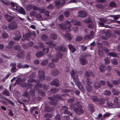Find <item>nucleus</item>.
<instances>
[{"instance_id":"f257e3e1","label":"nucleus","mask_w":120,"mask_h":120,"mask_svg":"<svg viewBox=\"0 0 120 120\" xmlns=\"http://www.w3.org/2000/svg\"><path fill=\"white\" fill-rule=\"evenodd\" d=\"M71 74L74 79V81L75 84L77 86L80 90L83 92L84 90L83 88L82 85H81L80 82L79 81L78 79L77 78V77H76L75 78L74 77L75 76H76L77 75L74 72V71H72L71 72Z\"/></svg>"},{"instance_id":"f03ea898","label":"nucleus","mask_w":120,"mask_h":120,"mask_svg":"<svg viewBox=\"0 0 120 120\" xmlns=\"http://www.w3.org/2000/svg\"><path fill=\"white\" fill-rule=\"evenodd\" d=\"M80 106L79 104L77 103L75 104H71L70 105V109H73L74 111L77 114H80L83 112V111L79 107Z\"/></svg>"},{"instance_id":"7ed1b4c3","label":"nucleus","mask_w":120,"mask_h":120,"mask_svg":"<svg viewBox=\"0 0 120 120\" xmlns=\"http://www.w3.org/2000/svg\"><path fill=\"white\" fill-rule=\"evenodd\" d=\"M87 85L86 88L88 92H90L92 90V87L91 85L92 83L91 82L89 79H87L86 81Z\"/></svg>"},{"instance_id":"20e7f679","label":"nucleus","mask_w":120,"mask_h":120,"mask_svg":"<svg viewBox=\"0 0 120 120\" xmlns=\"http://www.w3.org/2000/svg\"><path fill=\"white\" fill-rule=\"evenodd\" d=\"M62 29L64 30H65L66 31L69 32L72 30V29L71 28V25H70L67 26L66 28H65L66 25L65 24L62 23L59 24Z\"/></svg>"},{"instance_id":"39448f33","label":"nucleus","mask_w":120,"mask_h":120,"mask_svg":"<svg viewBox=\"0 0 120 120\" xmlns=\"http://www.w3.org/2000/svg\"><path fill=\"white\" fill-rule=\"evenodd\" d=\"M8 28L11 30L16 29L17 28V23L15 22H12L8 25Z\"/></svg>"},{"instance_id":"423d86ee","label":"nucleus","mask_w":120,"mask_h":120,"mask_svg":"<svg viewBox=\"0 0 120 120\" xmlns=\"http://www.w3.org/2000/svg\"><path fill=\"white\" fill-rule=\"evenodd\" d=\"M78 15L80 17L84 18L86 17L87 15V13L84 11H81L78 12Z\"/></svg>"},{"instance_id":"0eeeda50","label":"nucleus","mask_w":120,"mask_h":120,"mask_svg":"<svg viewBox=\"0 0 120 120\" xmlns=\"http://www.w3.org/2000/svg\"><path fill=\"white\" fill-rule=\"evenodd\" d=\"M65 0H60L55 2V5L56 6H60L64 4L65 3Z\"/></svg>"},{"instance_id":"6e6552de","label":"nucleus","mask_w":120,"mask_h":120,"mask_svg":"<svg viewBox=\"0 0 120 120\" xmlns=\"http://www.w3.org/2000/svg\"><path fill=\"white\" fill-rule=\"evenodd\" d=\"M39 75L40 80L42 81L44 79L45 77L44 76V72L43 71H40L39 72Z\"/></svg>"},{"instance_id":"1a4fd4ad","label":"nucleus","mask_w":120,"mask_h":120,"mask_svg":"<svg viewBox=\"0 0 120 120\" xmlns=\"http://www.w3.org/2000/svg\"><path fill=\"white\" fill-rule=\"evenodd\" d=\"M11 66L12 67L11 69V71L13 72H15L17 70L16 68V65L15 63H13L11 64Z\"/></svg>"},{"instance_id":"9d476101","label":"nucleus","mask_w":120,"mask_h":120,"mask_svg":"<svg viewBox=\"0 0 120 120\" xmlns=\"http://www.w3.org/2000/svg\"><path fill=\"white\" fill-rule=\"evenodd\" d=\"M50 84L52 85H55L56 86H58L59 85L58 80L57 79H56L51 82Z\"/></svg>"},{"instance_id":"9b49d317","label":"nucleus","mask_w":120,"mask_h":120,"mask_svg":"<svg viewBox=\"0 0 120 120\" xmlns=\"http://www.w3.org/2000/svg\"><path fill=\"white\" fill-rule=\"evenodd\" d=\"M118 98L117 97H115L114 99V103L113 104L115 105L116 106L115 108H118V106L119 105L118 104Z\"/></svg>"},{"instance_id":"f8f14e48","label":"nucleus","mask_w":120,"mask_h":120,"mask_svg":"<svg viewBox=\"0 0 120 120\" xmlns=\"http://www.w3.org/2000/svg\"><path fill=\"white\" fill-rule=\"evenodd\" d=\"M68 47L70 51L73 53L75 50V49L73 45H69Z\"/></svg>"},{"instance_id":"ddd939ff","label":"nucleus","mask_w":120,"mask_h":120,"mask_svg":"<svg viewBox=\"0 0 120 120\" xmlns=\"http://www.w3.org/2000/svg\"><path fill=\"white\" fill-rule=\"evenodd\" d=\"M18 11L20 13L23 15H25L26 14V12L24 11L23 8L20 7Z\"/></svg>"},{"instance_id":"4468645a","label":"nucleus","mask_w":120,"mask_h":120,"mask_svg":"<svg viewBox=\"0 0 120 120\" xmlns=\"http://www.w3.org/2000/svg\"><path fill=\"white\" fill-rule=\"evenodd\" d=\"M20 6H19L17 4H16L15 6V7H13L12 8V9L14 11H17L19 9Z\"/></svg>"},{"instance_id":"2eb2a0df","label":"nucleus","mask_w":120,"mask_h":120,"mask_svg":"<svg viewBox=\"0 0 120 120\" xmlns=\"http://www.w3.org/2000/svg\"><path fill=\"white\" fill-rule=\"evenodd\" d=\"M94 86L95 89L98 88L100 87L101 85L98 82H96L94 83Z\"/></svg>"},{"instance_id":"dca6fc26","label":"nucleus","mask_w":120,"mask_h":120,"mask_svg":"<svg viewBox=\"0 0 120 120\" xmlns=\"http://www.w3.org/2000/svg\"><path fill=\"white\" fill-rule=\"evenodd\" d=\"M80 63L83 65H85L87 63L86 60L84 59H81L80 60Z\"/></svg>"},{"instance_id":"f3484780","label":"nucleus","mask_w":120,"mask_h":120,"mask_svg":"<svg viewBox=\"0 0 120 120\" xmlns=\"http://www.w3.org/2000/svg\"><path fill=\"white\" fill-rule=\"evenodd\" d=\"M105 69L106 68L103 65L101 66L99 68L101 72L105 71Z\"/></svg>"},{"instance_id":"a211bd4d","label":"nucleus","mask_w":120,"mask_h":120,"mask_svg":"<svg viewBox=\"0 0 120 120\" xmlns=\"http://www.w3.org/2000/svg\"><path fill=\"white\" fill-rule=\"evenodd\" d=\"M5 16L7 18V19L8 21H10L11 19L14 18V17H11L10 15H8L7 14L5 15Z\"/></svg>"},{"instance_id":"6ab92c4d","label":"nucleus","mask_w":120,"mask_h":120,"mask_svg":"<svg viewBox=\"0 0 120 120\" xmlns=\"http://www.w3.org/2000/svg\"><path fill=\"white\" fill-rule=\"evenodd\" d=\"M64 36L68 40H71V37L70 35L69 34H67L65 35H64Z\"/></svg>"},{"instance_id":"aec40b11","label":"nucleus","mask_w":120,"mask_h":120,"mask_svg":"<svg viewBox=\"0 0 120 120\" xmlns=\"http://www.w3.org/2000/svg\"><path fill=\"white\" fill-rule=\"evenodd\" d=\"M36 17L37 20H41L42 19L41 15L40 14H39L37 15L36 16Z\"/></svg>"},{"instance_id":"412c9836","label":"nucleus","mask_w":120,"mask_h":120,"mask_svg":"<svg viewBox=\"0 0 120 120\" xmlns=\"http://www.w3.org/2000/svg\"><path fill=\"white\" fill-rule=\"evenodd\" d=\"M43 53L42 52H37L36 54V55L37 57H41L43 55Z\"/></svg>"},{"instance_id":"4be33fe9","label":"nucleus","mask_w":120,"mask_h":120,"mask_svg":"<svg viewBox=\"0 0 120 120\" xmlns=\"http://www.w3.org/2000/svg\"><path fill=\"white\" fill-rule=\"evenodd\" d=\"M96 22L95 23V25L94 26L93 25V24L91 23L89 24L88 26V28H93V27H96Z\"/></svg>"},{"instance_id":"5701e85b","label":"nucleus","mask_w":120,"mask_h":120,"mask_svg":"<svg viewBox=\"0 0 120 120\" xmlns=\"http://www.w3.org/2000/svg\"><path fill=\"white\" fill-rule=\"evenodd\" d=\"M111 93L109 91L105 90L104 92V94L105 95H110Z\"/></svg>"},{"instance_id":"b1692460","label":"nucleus","mask_w":120,"mask_h":120,"mask_svg":"<svg viewBox=\"0 0 120 120\" xmlns=\"http://www.w3.org/2000/svg\"><path fill=\"white\" fill-rule=\"evenodd\" d=\"M50 36L51 38L53 39H55L57 38V36L55 34H51Z\"/></svg>"},{"instance_id":"393cba45","label":"nucleus","mask_w":120,"mask_h":120,"mask_svg":"<svg viewBox=\"0 0 120 120\" xmlns=\"http://www.w3.org/2000/svg\"><path fill=\"white\" fill-rule=\"evenodd\" d=\"M80 1V0H71L70 1H69L68 3H77V2H79Z\"/></svg>"},{"instance_id":"a878e982","label":"nucleus","mask_w":120,"mask_h":120,"mask_svg":"<svg viewBox=\"0 0 120 120\" xmlns=\"http://www.w3.org/2000/svg\"><path fill=\"white\" fill-rule=\"evenodd\" d=\"M48 63V61L46 60L41 62V64L43 66H45Z\"/></svg>"},{"instance_id":"bb28decb","label":"nucleus","mask_w":120,"mask_h":120,"mask_svg":"<svg viewBox=\"0 0 120 120\" xmlns=\"http://www.w3.org/2000/svg\"><path fill=\"white\" fill-rule=\"evenodd\" d=\"M112 91L113 94L114 95H118L119 94L118 92L114 89H113Z\"/></svg>"},{"instance_id":"cd10ccee","label":"nucleus","mask_w":120,"mask_h":120,"mask_svg":"<svg viewBox=\"0 0 120 120\" xmlns=\"http://www.w3.org/2000/svg\"><path fill=\"white\" fill-rule=\"evenodd\" d=\"M2 94L6 96H9V94L8 91L6 90L5 91L2 92Z\"/></svg>"},{"instance_id":"c85d7f7f","label":"nucleus","mask_w":120,"mask_h":120,"mask_svg":"<svg viewBox=\"0 0 120 120\" xmlns=\"http://www.w3.org/2000/svg\"><path fill=\"white\" fill-rule=\"evenodd\" d=\"M30 36V33H26L25 36V38L26 40H27V38H29Z\"/></svg>"},{"instance_id":"c756f323","label":"nucleus","mask_w":120,"mask_h":120,"mask_svg":"<svg viewBox=\"0 0 120 120\" xmlns=\"http://www.w3.org/2000/svg\"><path fill=\"white\" fill-rule=\"evenodd\" d=\"M113 83L114 85H117L120 83V81L119 80H115L113 81Z\"/></svg>"},{"instance_id":"7c9ffc66","label":"nucleus","mask_w":120,"mask_h":120,"mask_svg":"<svg viewBox=\"0 0 120 120\" xmlns=\"http://www.w3.org/2000/svg\"><path fill=\"white\" fill-rule=\"evenodd\" d=\"M74 25L75 26H79L81 25V24L79 21H76L74 23Z\"/></svg>"},{"instance_id":"2f4dec72","label":"nucleus","mask_w":120,"mask_h":120,"mask_svg":"<svg viewBox=\"0 0 120 120\" xmlns=\"http://www.w3.org/2000/svg\"><path fill=\"white\" fill-rule=\"evenodd\" d=\"M100 21L101 22H105L107 21V19H104L103 18H101L99 19Z\"/></svg>"},{"instance_id":"473e14b6","label":"nucleus","mask_w":120,"mask_h":120,"mask_svg":"<svg viewBox=\"0 0 120 120\" xmlns=\"http://www.w3.org/2000/svg\"><path fill=\"white\" fill-rule=\"evenodd\" d=\"M58 50H60L62 51L63 52H64L66 50V49L65 48L61 47H60L58 49Z\"/></svg>"},{"instance_id":"72a5a7b5","label":"nucleus","mask_w":120,"mask_h":120,"mask_svg":"<svg viewBox=\"0 0 120 120\" xmlns=\"http://www.w3.org/2000/svg\"><path fill=\"white\" fill-rule=\"evenodd\" d=\"M92 98L93 100L95 101H99V100L96 96H93Z\"/></svg>"},{"instance_id":"f704fd0d","label":"nucleus","mask_w":120,"mask_h":120,"mask_svg":"<svg viewBox=\"0 0 120 120\" xmlns=\"http://www.w3.org/2000/svg\"><path fill=\"white\" fill-rule=\"evenodd\" d=\"M26 8L28 10H30L32 9V6L30 5H28L26 7Z\"/></svg>"},{"instance_id":"c9c22d12","label":"nucleus","mask_w":120,"mask_h":120,"mask_svg":"<svg viewBox=\"0 0 120 120\" xmlns=\"http://www.w3.org/2000/svg\"><path fill=\"white\" fill-rule=\"evenodd\" d=\"M112 63L115 64H117V62L116 60L113 59L112 60Z\"/></svg>"},{"instance_id":"e433bc0d","label":"nucleus","mask_w":120,"mask_h":120,"mask_svg":"<svg viewBox=\"0 0 120 120\" xmlns=\"http://www.w3.org/2000/svg\"><path fill=\"white\" fill-rule=\"evenodd\" d=\"M113 17L114 19L117 20L120 17V16L119 15H114L113 16Z\"/></svg>"},{"instance_id":"4c0bfd02","label":"nucleus","mask_w":120,"mask_h":120,"mask_svg":"<svg viewBox=\"0 0 120 120\" xmlns=\"http://www.w3.org/2000/svg\"><path fill=\"white\" fill-rule=\"evenodd\" d=\"M91 38V37L89 35H87L84 37V39L86 40H88Z\"/></svg>"},{"instance_id":"58836bf2","label":"nucleus","mask_w":120,"mask_h":120,"mask_svg":"<svg viewBox=\"0 0 120 120\" xmlns=\"http://www.w3.org/2000/svg\"><path fill=\"white\" fill-rule=\"evenodd\" d=\"M109 54L111 56L113 57L116 56H117L116 54L115 53H113L112 52H111L109 53Z\"/></svg>"},{"instance_id":"ea45409f","label":"nucleus","mask_w":120,"mask_h":120,"mask_svg":"<svg viewBox=\"0 0 120 120\" xmlns=\"http://www.w3.org/2000/svg\"><path fill=\"white\" fill-rule=\"evenodd\" d=\"M82 38L81 37L78 36L76 38V41H79L82 40Z\"/></svg>"},{"instance_id":"a19ab883","label":"nucleus","mask_w":120,"mask_h":120,"mask_svg":"<svg viewBox=\"0 0 120 120\" xmlns=\"http://www.w3.org/2000/svg\"><path fill=\"white\" fill-rule=\"evenodd\" d=\"M110 116V114L108 113H106L103 115V117H108Z\"/></svg>"},{"instance_id":"79ce46f5","label":"nucleus","mask_w":120,"mask_h":120,"mask_svg":"<svg viewBox=\"0 0 120 120\" xmlns=\"http://www.w3.org/2000/svg\"><path fill=\"white\" fill-rule=\"evenodd\" d=\"M105 63L107 64L110 63V60H109L108 58H106L105 59Z\"/></svg>"},{"instance_id":"37998d69","label":"nucleus","mask_w":120,"mask_h":120,"mask_svg":"<svg viewBox=\"0 0 120 120\" xmlns=\"http://www.w3.org/2000/svg\"><path fill=\"white\" fill-rule=\"evenodd\" d=\"M64 113L65 114H70V115L71 116L72 115V113H70V112L67 111V110H65L64 111Z\"/></svg>"},{"instance_id":"c03bdc74","label":"nucleus","mask_w":120,"mask_h":120,"mask_svg":"<svg viewBox=\"0 0 120 120\" xmlns=\"http://www.w3.org/2000/svg\"><path fill=\"white\" fill-rule=\"evenodd\" d=\"M38 10L40 13H43L45 9H40L39 8Z\"/></svg>"},{"instance_id":"a18cd8bd","label":"nucleus","mask_w":120,"mask_h":120,"mask_svg":"<svg viewBox=\"0 0 120 120\" xmlns=\"http://www.w3.org/2000/svg\"><path fill=\"white\" fill-rule=\"evenodd\" d=\"M69 15V13L68 12H66L64 13V15L65 17H68Z\"/></svg>"},{"instance_id":"49530a36","label":"nucleus","mask_w":120,"mask_h":120,"mask_svg":"<svg viewBox=\"0 0 120 120\" xmlns=\"http://www.w3.org/2000/svg\"><path fill=\"white\" fill-rule=\"evenodd\" d=\"M18 67L19 68H24V66L22 65L20 63H19L18 64Z\"/></svg>"},{"instance_id":"de8ad7c7","label":"nucleus","mask_w":120,"mask_h":120,"mask_svg":"<svg viewBox=\"0 0 120 120\" xmlns=\"http://www.w3.org/2000/svg\"><path fill=\"white\" fill-rule=\"evenodd\" d=\"M2 36L4 38H6L8 37V35L7 34L5 33L2 34Z\"/></svg>"},{"instance_id":"09e8293b","label":"nucleus","mask_w":120,"mask_h":120,"mask_svg":"<svg viewBox=\"0 0 120 120\" xmlns=\"http://www.w3.org/2000/svg\"><path fill=\"white\" fill-rule=\"evenodd\" d=\"M58 57H57L56 58V59L55 58H54L53 59H52V61L53 62H57L58 60Z\"/></svg>"},{"instance_id":"8fccbe9b","label":"nucleus","mask_w":120,"mask_h":120,"mask_svg":"<svg viewBox=\"0 0 120 120\" xmlns=\"http://www.w3.org/2000/svg\"><path fill=\"white\" fill-rule=\"evenodd\" d=\"M43 51L45 54H47L48 53V50L47 48L46 49L44 48L43 50Z\"/></svg>"},{"instance_id":"3c124183","label":"nucleus","mask_w":120,"mask_h":120,"mask_svg":"<svg viewBox=\"0 0 120 120\" xmlns=\"http://www.w3.org/2000/svg\"><path fill=\"white\" fill-rule=\"evenodd\" d=\"M64 16L63 15H60L59 16V19L60 20H61L64 19Z\"/></svg>"},{"instance_id":"603ef678","label":"nucleus","mask_w":120,"mask_h":120,"mask_svg":"<svg viewBox=\"0 0 120 120\" xmlns=\"http://www.w3.org/2000/svg\"><path fill=\"white\" fill-rule=\"evenodd\" d=\"M28 81L29 83H32L34 82H35V81L33 79H29L28 80Z\"/></svg>"},{"instance_id":"864d4df0","label":"nucleus","mask_w":120,"mask_h":120,"mask_svg":"<svg viewBox=\"0 0 120 120\" xmlns=\"http://www.w3.org/2000/svg\"><path fill=\"white\" fill-rule=\"evenodd\" d=\"M74 101V100L73 99H71L69 100L68 101V102L69 103H70L71 102H73Z\"/></svg>"},{"instance_id":"5fc2aeb1","label":"nucleus","mask_w":120,"mask_h":120,"mask_svg":"<svg viewBox=\"0 0 120 120\" xmlns=\"http://www.w3.org/2000/svg\"><path fill=\"white\" fill-rule=\"evenodd\" d=\"M36 14V12L35 11H32L30 12V15L32 16H34Z\"/></svg>"},{"instance_id":"6e6d98bb","label":"nucleus","mask_w":120,"mask_h":120,"mask_svg":"<svg viewBox=\"0 0 120 120\" xmlns=\"http://www.w3.org/2000/svg\"><path fill=\"white\" fill-rule=\"evenodd\" d=\"M55 66V65L53 63H51L49 64V66L52 68L54 67Z\"/></svg>"},{"instance_id":"4d7b16f0","label":"nucleus","mask_w":120,"mask_h":120,"mask_svg":"<svg viewBox=\"0 0 120 120\" xmlns=\"http://www.w3.org/2000/svg\"><path fill=\"white\" fill-rule=\"evenodd\" d=\"M87 49L86 47V46H82V51H84L86 50Z\"/></svg>"},{"instance_id":"13d9d810","label":"nucleus","mask_w":120,"mask_h":120,"mask_svg":"<svg viewBox=\"0 0 120 120\" xmlns=\"http://www.w3.org/2000/svg\"><path fill=\"white\" fill-rule=\"evenodd\" d=\"M90 20L88 19H85L84 21V22L86 23L90 22Z\"/></svg>"},{"instance_id":"bf43d9fd","label":"nucleus","mask_w":120,"mask_h":120,"mask_svg":"<svg viewBox=\"0 0 120 120\" xmlns=\"http://www.w3.org/2000/svg\"><path fill=\"white\" fill-rule=\"evenodd\" d=\"M32 8H33V10H38L39 8H38L36 7L35 6H32Z\"/></svg>"},{"instance_id":"052dcab7","label":"nucleus","mask_w":120,"mask_h":120,"mask_svg":"<svg viewBox=\"0 0 120 120\" xmlns=\"http://www.w3.org/2000/svg\"><path fill=\"white\" fill-rule=\"evenodd\" d=\"M100 83L102 85H104L105 83V81L101 80L100 81Z\"/></svg>"},{"instance_id":"680f3d73","label":"nucleus","mask_w":120,"mask_h":120,"mask_svg":"<svg viewBox=\"0 0 120 120\" xmlns=\"http://www.w3.org/2000/svg\"><path fill=\"white\" fill-rule=\"evenodd\" d=\"M109 5L111 6L112 7L115 5V4L114 2H111L110 3Z\"/></svg>"},{"instance_id":"e2e57ef3","label":"nucleus","mask_w":120,"mask_h":120,"mask_svg":"<svg viewBox=\"0 0 120 120\" xmlns=\"http://www.w3.org/2000/svg\"><path fill=\"white\" fill-rule=\"evenodd\" d=\"M17 4L16 3H15L13 2H11V5L12 7H15V6L16 4Z\"/></svg>"},{"instance_id":"0e129e2a","label":"nucleus","mask_w":120,"mask_h":120,"mask_svg":"<svg viewBox=\"0 0 120 120\" xmlns=\"http://www.w3.org/2000/svg\"><path fill=\"white\" fill-rule=\"evenodd\" d=\"M17 4L16 3H15L13 2H11V5L12 7H15V6L16 4Z\"/></svg>"},{"instance_id":"69168bd1","label":"nucleus","mask_w":120,"mask_h":120,"mask_svg":"<svg viewBox=\"0 0 120 120\" xmlns=\"http://www.w3.org/2000/svg\"><path fill=\"white\" fill-rule=\"evenodd\" d=\"M55 119L56 120H59L60 118V117L59 115H58L55 118Z\"/></svg>"},{"instance_id":"338daca9","label":"nucleus","mask_w":120,"mask_h":120,"mask_svg":"<svg viewBox=\"0 0 120 120\" xmlns=\"http://www.w3.org/2000/svg\"><path fill=\"white\" fill-rule=\"evenodd\" d=\"M49 12L47 11H46L45 12V15L47 16H49Z\"/></svg>"},{"instance_id":"774afa93","label":"nucleus","mask_w":120,"mask_h":120,"mask_svg":"<svg viewBox=\"0 0 120 120\" xmlns=\"http://www.w3.org/2000/svg\"><path fill=\"white\" fill-rule=\"evenodd\" d=\"M34 63L36 64H38L39 63V61L38 60H36L34 61Z\"/></svg>"}]
</instances>
